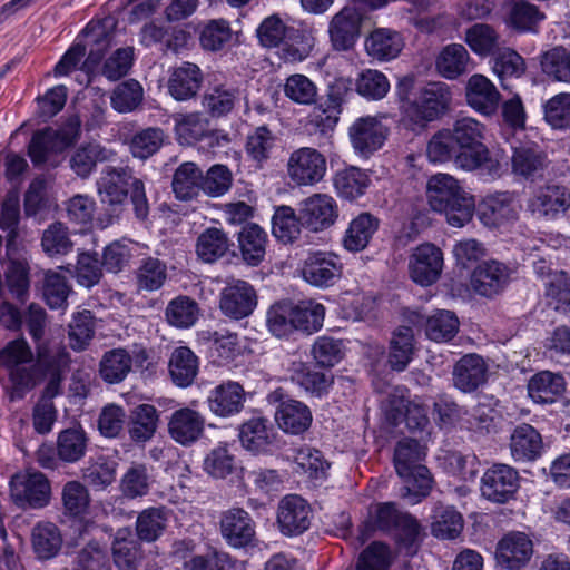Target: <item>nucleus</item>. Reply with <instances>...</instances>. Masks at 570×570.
Instances as JSON below:
<instances>
[{
    "mask_svg": "<svg viewBox=\"0 0 570 570\" xmlns=\"http://www.w3.org/2000/svg\"><path fill=\"white\" fill-rule=\"evenodd\" d=\"M451 134L460 148L456 155L458 167L478 170L480 175L492 178L499 176V161L491 157L482 144L484 126L481 122L471 117L460 118L454 122Z\"/></svg>",
    "mask_w": 570,
    "mask_h": 570,
    "instance_id": "nucleus-1",
    "label": "nucleus"
},
{
    "mask_svg": "<svg viewBox=\"0 0 570 570\" xmlns=\"http://www.w3.org/2000/svg\"><path fill=\"white\" fill-rule=\"evenodd\" d=\"M98 193L104 204L122 205L130 193V202L137 219L145 220L149 215V203L144 181L134 176L128 167L106 166L97 181Z\"/></svg>",
    "mask_w": 570,
    "mask_h": 570,
    "instance_id": "nucleus-2",
    "label": "nucleus"
},
{
    "mask_svg": "<svg viewBox=\"0 0 570 570\" xmlns=\"http://www.w3.org/2000/svg\"><path fill=\"white\" fill-rule=\"evenodd\" d=\"M426 197L431 208L444 214L453 227H463L473 217V198L448 174H436L429 179Z\"/></svg>",
    "mask_w": 570,
    "mask_h": 570,
    "instance_id": "nucleus-3",
    "label": "nucleus"
},
{
    "mask_svg": "<svg viewBox=\"0 0 570 570\" xmlns=\"http://www.w3.org/2000/svg\"><path fill=\"white\" fill-rule=\"evenodd\" d=\"M425 455V448L414 439H402L394 449V468L404 481L402 497H413V503L426 497L432 488L430 471L422 464Z\"/></svg>",
    "mask_w": 570,
    "mask_h": 570,
    "instance_id": "nucleus-4",
    "label": "nucleus"
},
{
    "mask_svg": "<svg viewBox=\"0 0 570 570\" xmlns=\"http://www.w3.org/2000/svg\"><path fill=\"white\" fill-rule=\"evenodd\" d=\"M0 363L8 370L9 379L17 393L35 387L33 352L24 337L7 343L0 351Z\"/></svg>",
    "mask_w": 570,
    "mask_h": 570,
    "instance_id": "nucleus-5",
    "label": "nucleus"
},
{
    "mask_svg": "<svg viewBox=\"0 0 570 570\" xmlns=\"http://www.w3.org/2000/svg\"><path fill=\"white\" fill-rule=\"evenodd\" d=\"M79 135V124L70 120L61 129L51 127L36 131L28 145V155L35 166L46 164L51 155L61 153L76 142Z\"/></svg>",
    "mask_w": 570,
    "mask_h": 570,
    "instance_id": "nucleus-6",
    "label": "nucleus"
},
{
    "mask_svg": "<svg viewBox=\"0 0 570 570\" xmlns=\"http://www.w3.org/2000/svg\"><path fill=\"white\" fill-rule=\"evenodd\" d=\"M519 488L518 470L504 463H494L489 466L480 480L482 498L497 504H505L513 500Z\"/></svg>",
    "mask_w": 570,
    "mask_h": 570,
    "instance_id": "nucleus-7",
    "label": "nucleus"
},
{
    "mask_svg": "<svg viewBox=\"0 0 570 570\" xmlns=\"http://www.w3.org/2000/svg\"><path fill=\"white\" fill-rule=\"evenodd\" d=\"M452 99L450 87L445 82L428 83L420 96L406 109V116L419 126L441 117L449 108Z\"/></svg>",
    "mask_w": 570,
    "mask_h": 570,
    "instance_id": "nucleus-8",
    "label": "nucleus"
},
{
    "mask_svg": "<svg viewBox=\"0 0 570 570\" xmlns=\"http://www.w3.org/2000/svg\"><path fill=\"white\" fill-rule=\"evenodd\" d=\"M570 208V190L562 185L548 184L539 187L527 200V212L532 217L556 220Z\"/></svg>",
    "mask_w": 570,
    "mask_h": 570,
    "instance_id": "nucleus-9",
    "label": "nucleus"
},
{
    "mask_svg": "<svg viewBox=\"0 0 570 570\" xmlns=\"http://www.w3.org/2000/svg\"><path fill=\"white\" fill-rule=\"evenodd\" d=\"M13 502L20 508H43L50 500V484L40 472L18 473L10 482Z\"/></svg>",
    "mask_w": 570,
    "mask_h": 570,
    "instance_id": "nucleus-10",
    "label": "nucleus"
},
{
    "mask_svg": "<svg viewBox=\"0 0 570 570\" xmlns=\"http://www.w3.org/2000/svg\"><path fill=\"white\" fill-rule=\"evenodd\" d=\"M389 135V129L377 117L357 118L348 128L351 145L356 155L370 158L382 148Z\"/></svg>",
    "mask_w": 570,
    "mask_h": 570,
    "instance_id": "nucleus-11",
    "label": "nucleus"
},
{
    "mask_svg": "<svg viewBox=\"0 0 570 570\" xmlns=\"http://www.w3.org/2000/svg\"><path fill=\"white\" fill-rule=\"evenodd\" d=\"M289 178L298 186H312L326 173V159L318 150L302 147L293 151L287 163Z\"/></svg>",
    "mask_w": 570,
    "mask_h": 570,
    "instance_id": "nucleus-12",
    "label": "nucleus"
},
{
    "mask_svg": "<svg viewBox=\"0 0 570 570\" xmlns=\"http://www.w3.org/2000/svg\"><path fill=\"white\" fill-rule=\"evenodd\" d=\"M363 13L356 6H345L328 23L332 47L337 51L353 48L361 36Z\"/></svg>",
    "mask_w": 570,
    "mask_h": 570,
    "instance_id": "nucleus-13",
    "label": "nucleus"
},
{
    "mask_svg": "<svg viewBox=\"0 0 570 570\" xmlns=\"http://www.w3.org/2000/svg\"><path fill=\"white\" fill-rule=\"evenodd\" d=\"M256 305V291L246 281L233 279L220 292L219 308L230 318L242 320L249 316Z\"/></svg>",
    "mask_w": 570,
    "mask_h": 570,
    "instance_id": "nucleus-14",
    "label": "nucleus"
},
{
    "mask_svg": "<svg viewBox=\"0 0 570 570\" xmlns=\"http://www.w3.org/2000/svg\"><path fill=\"white\" fill-rule=\"evenodd\" d=\"M343 265L337 255L331 252H313L303 263L302 276L313 286L328 287L342 275Z\"/></svg>",
    "mask_w": 570,
    "mask_h": 570,
    "instance_id": "nucleus-15",
    "label": "nucleus"
},
{
    "mask_svg": "<svg viewBox=\"0 0 570 570\" xmlns=\"http://www.w3.org/2000/svg\"><path fill=\"white\" fill-rule=\"evenodd\" d=\"M532 556L533 542L524 532H509L497 544V562L508 570H521L530 562Z\"/></svg>",
    "mask_w": 570,
    "mask_h": 570,
    "instance_id": "nucleus-16",
    "label": "nucleus"
},
{
    "mask_svg": "<svg viewBox=\"0 0 570 570\" xmlns=\"http://www.w3.org/2000/svg\"><path fill=\"white\" fill-rule=\"evenodd\" d=\"M311 505L301 495H285L278 503L277 523L285 535H298L305 532L311 525Z\"/></svg>",
    "mask_w": 570,
    "mask_h": 570,
    "instance_id": "nucleus-17",
    "label": "nucleus"
},
{
    "mask_svg": "<svg viewBox=\"0 0 570 570\" xmlns=\"http://www.w3.org/2000/svg\"><path fill=\"white\" fill-rule=\"evenodd\" d=\"M511 148V168L514 175L530 180L543 176L547 155L537 142L517 140Z\"/></svg>",
    "mask_w": 570,
    "mask_h": 570,
    "instance_id": "nucleus-18",
    "label": "nucleus"
},
{
    "mask_svg": "<svg viewBox=\"0 0 570 570\" xmlns=\"http://www.w3.org/2000/svg\"><path fill=\"white\" fill-rule=\"evenodd\" d=\"M219 525L222 537L233 548H245L255 539V523L249 513L240 508L223 512Z\"/></svg>",
    "mask_w": 570,
    "mask_h": 570,
    "instance_id": "nucleus-19",
    "label": "nucleus"
},
{
    "mask_svg": "<svg viewBox=\"0 0 570 570\" xmlns=\"http://www.w3.org/2000/svg\"><path fill=\"white\" fill-rule=\"evenodd\" d=\"M244 387L235 381H226L215 386L206 399L210 413L227 419L239 414L245 404Z\"/></svg>",
    "mask_w": 570,
    "mask_h": 570,
    "instance_id": "nucleus-20",
    "label": "nucleus"
},
{
    "mask_svg": "<svg viewBox=\"0 0 570 570\" xmlns=\"http://www.w3.org/2000/svg\"><path fill=\"white\" fill-rule=\"evenodd\" d=\"M410 273L412 279L428 286L435 283L443 268V254L433 244H423L414 250L410 257Z\"/></svg>",
    "mask_w": 570,
    "mask_h": 570,
    "instance_id": "nucleus-21",
    "label": "nucleus"
},
{
    "mask_svg": "<svg viewBox=\"0 0 570 570\" xmlns=\"http://www.w3.org/2000/svg\"><path fill=\"white\" fill-rule=\"evenodd\" d=\"M337 216L336 203L326 194H315L303 200L299 206L302 224L313 232L328 228Z\"/></svg>",
    "mask_w": 570,
    "mask_h": 570,
    "instance_id": "nucleus-22",
    "label": "nucleus"
},
{
    "mask_svg": "<svg viewBox=\"0 0 570 570\" xmlns=\"http://www.w3.org/2000/svg\"><path fill=\"white\" fill-rule=\"evenodd\" d=\"M276 435L274 425L263 416H254L242 423L238 433L242 446L255 454L268 452L275 445Z\"/></svg>",
    "mask_w": 570,
    "mask_h": 570,
    "instance_id": "nucleus-23",
    "label": "nucleus"
},
{
    "mask_svg": "<svg viewBox=\"0 0 570 570\" xmlns=\"http://www.w3.org/2000/svg\"><path fill=\"white\" fill-rule=\"evenodd\" d=\"M205 417L190 407H181L171 413L168 422L170 438L181 444L191 445L204 434Z\"/></svg>",
    "mask_w": 570,
    "mask_h": 570,
    "instance_id": "nucleus-24",
    "label": "nucleus"
},
{
    "mask_svg": "<svg viewBox=\"0 0 570 570\" xmlns=\"http://www.w3.org/2000/svg\"><path fill=\"white\" fill-rule=\"evenodd\" d=\"M509 281V268L497 261L480 264L471 276V285L474 292L485 297L500 294L507 287Z\"/></svg>",
    "mask_w": 570,
    "mask_h": 570,
    "instance_id": "nucleus-25",
    "label": "nucleus"
},
{
    "mask_svg": "<svg viewBox=\"0 0 570 570\" xmlns=\"http://www.w3.org/2000/svg\"><path fill=\"white\" fill-rule=\"evenodd\" d=\"M204 82V73L193 62L185 61L173 68L168 79V92L177 101L189 100L198 94Z\"/></svg>",
    "mask_w": 570,
    "mask_h": 570,
    "instance_id": "nucleus-26",
    "label": "nucleus"
},
{
    "mask_svg": "<svg viewBox=\"0 0 570 570\" xmlns=\"http://www.w3.org/2000/svg\"><path fill=\"white\" fill-rule=\"evenodd\" d=\"M487 379L488 366L480 355H464L454 365L453 384L464 393L478 390Z\"/></svg>",
    "mask_w": 570,
    "mask_h": 570,
    "instance_id": "nucleus-27",
    "label": "nucleus"
},
{
    "mask_svg": "<svg viewBox=\"0 0 570 570\" xmlns=\"http://www.w3.org/2000/svg\"><path fill=\"white\" fill-rule=\"evenodd\" d=\"M70 362L69 353L60 345H50L46 342L36 344L35 386L46 376L61 374Z\"/></svg>",
    "mask_w": 570,
    "mask_h": 570,
    "instance_id": "nucleus-28",
    "label": "nucleus"
},
{
    "mask_svg": "<svg viewBox=\"0 0 570 570\" xmlns=\"http://www.w3.org/2000/svg\"><path fill=\"white\" fill-rule=\"evenodd\" d=\"M501 95L495 86L482 75H473L466 85V100L475 111L491 116L499 106Z\"/></svg>",
    "mask_w": 570,
    "mask_h": 570,
    "instance_id": "nucleus-29",
    "label": "nucleus"
},
{
    "mask_svg": "<svg viewBox=\"0 0 570 570\" xmlns=\"http://www.w3.org/2000/svg\"><path fill=\"white\" fill-rule=\"evenodd\" d=\"M510 451L514 461L532 462L543 451L542 436L532 425L519 424L511 433Z\"/></svg>",
    "mask_w": 570,
    "mask_h": 570,
    "instance_id": "nucleus-30",
    "label": "nucleus"
},
{
    "mask_svg": "<svg viewBox=\"0 0 570 570\" xmlns=\"http://www.w3.org/2000/svg\"><path fill=\"white\" fill-rule=\"evenodd\" d=\"M275 420L285 433L299 435L308 430L313 416L309 407L301 401L287 399L279 403Z\"/></svg>",
    "mask_w": 570,
    "mask_h": 570,
    "instance_id": "nucleus-31",
    "label": "nucleus"
},
{
    "mask_svg": "<svg viewBox=\"0 0 570 570\" xmlns=\"http://www.w3.org/2000/svg\"><path fill=\"white\" fill-rule=\"evenodd\" d=\"M404 511L394 502H381L373 507L367 520L360 528V539L365 542L373 532L391 533Z\"/></svg>",
    "mask_w": 570,
    "mask_h": 570,
    "instance_id": "nucleus-32",
    "label": "nucleus"
},
{
    "mask_svg": "<svg viewBox=\"0 0 570 570\" xmlns=\"http://www.w3.org/2000/svg\"><path fill=\"white\" fill-rule=\"evenodd\" d=\"M566 382L562 375L541 371L528 383V394L538 404H552L563 393Z\"/></svg>",
    "mask_w": 570,
    "mask_h": 570,
    "instance_id": "nucleus-33",
    "label": "nucleus"
},
{
    "mask_svg": "<svg viewBox=\"0 0 570 570\" xmlns=\"http://www.w3.org/2000/svg\"><path fill=\"white\" fill-rule=\"evenodd\" d=\"M403 46L401 35L389 28L374 29L365 40L367 53L382 61L396 58Z\"/></svg>",
    "mask_w": 570,
    "mask_h": 570,
    "instance_id": "nucleus-34",
    "label": "nucleus"
},
{
    "mask_svg": "<svg viewBox=\"0 0 570 570\" xmlns=\"http://www.w3.org/2000/svg\"><path fill=\"white\" fill-rule=\"evenodd\" d=\"M239 101L240 90L237 87L217 85L204 94L202 105L209 116L219 118L232 112Z\"/></svg>",
    "mask_w": 570,
    "mask_h": 570,
    "instance_id": "nucleus-35",
    "label": "nucleus"
},
{
    "mask_svg": "<svg viewBox=\"0 0 570 570\" xmlns=\"http://www.w3.org/2000/svg\"><path fill=\"white\" fill-rule=\"evenodd\" d=\"M470 55L460 43L445 46L435 60L436 71L446 79H456L469 71Z\"/></svg>",
    "mask_w": 570,
    "mask_h": 570,
    "instance_id": "nucleus-36",
    "label": "nucleus"
},
{
    "mask_svg": "<svg viewBox=\"0 0 570 570\" xmlns=\"http://www.w3.org/2000/svg\"><path fill=\"white\" fill-rule=\"evenodd\" d=\"M159 415L151 404H140L130 411L128 416V432L135 442L150 440L158 428Z\"/></svg>",
    "mask_w": 570,
    "mask_h": 570,
    "instance_id": "nucleus-37",
    "label": "nucleus"
},
{
    "mask_svg": "<svg viewBox=\"0 0 570 570\" xmlns=\"http://www.w3.org/2000/svg\"><path fill=\"white\" fill-rule=\"evenodd\" d=\"M203 170L193 161L180 164L173 176L171 187L176 198L190 200L202 190Z\"/></svg>",
    "mask_w": 570,
    "mask_h": 570,
    "instance_id": "nucleus-38",
    "label": "nucleus"
},
{
    "mask_svg": "<svg viewBox=\"0 0 570 570\" xmlns=\"http://www.w3.org/2000/svg\"><path fill=\"white\" fill-rule=\"evenodd\" d=\"M233 243L227 234L217 227H208L197 238L196 254L205 263H214L225 256Z\"/></svg>",
    "mask_w": 570,
    "mask_h": 570,
    "instance_id": "nucleus-39",
    "label": "nucleus"
},
{
    "mask_svg": "<svg viewBox=\"0 0 570 570\" xmlns=\"http://www.w3.org/2000/svg\"><path fill=\"white\" fill-rule=\"evenodd\" d=\"M518 215L514 197L510 193L489 196L480 208L481 219L487 225H498L515 219Z\"/></svg>",
    "mask_w": 570,
    "mask_h": 570,
    "instance_id": "nucleus-40",
    "label": "nucleus"
},
{
    "mask_svg": "<svg viewBox=\"0 0 570 570\" xmlns=\"http://www.w3.org/2000/svg\"><path fill=\"white\" fill-rule=\"evenodd\" d=\"M379 228V219L368 213L360 214L348 225L343 246L350 252L363 250Z\"/></svg>",
    "mask_w": 570,
    "mask_h": 570,
    "instance_id": "nucleus-41",
    "label": "nucleus"
},
{
    "mask_svg": "<svg viewBox=\"0 0 570 570\" xmlns=\"http://www.w3.org/2000/svg\"><path fill=\"white\" fill-rule=\"evenodd\" d=\"M169 373L177 386H189L198 373V357L186 346L175 348L169 360Z\"/></svg>",
    "mask_w": 570,
    "mask_h": 570,
    "instance_id": "nucleus-42",
    "label": "nucleus"
},
{
    "mask_svg": "<svg viewBox=\"0 0 570 570\" xmlns=\"http://www.w3.org/2000/svg\"><path fill=\"white\" fill-rule=\"evenodd\" d=\"M89 439L81 428H69L59 432L57 438L58 459L65 463L80 461L87 452Z\"/></svg>",
    "mask_w": 570,
    "mask_h": 570,
    "instance_id": "nucleus-43",
    "label": "nucleus"
},
{
    "mask_svg": "<svg viewBox=\"0 0 570 570\" xmlns=\"http://www.w3.org/2000/svg\"><path fill=\"white\" fill-rule=\"evenodd\" d=\"M132 366V357L125 348H112L104 353L99 363L100 377L110 384L122 382Z\"/></svg>",
    "mask_w": 570,
    "mask_h": 570,
    "instance_id": "nucleus-44",
    "label": "nucleus"
},
{
    "mask_svg": "<svg viewBox=\"0 0 570 570\" xmlns=\"http://www.w3.org/2000/svg\"><path fill=\"white\" fill-rule=\"evenodd\" d=\"M114 156L112 150L91 142L79 147L70 157L69 164L77 176L87 178L94 171L97 163L110 160Z\"/></svg>",
    "mask_w": 570,
    "mask_h": 570,
    "instance_id": "nucleus-45",
    "label": "nucleus"
},
{
    "mask_svg": "<svg viewBox=\"0 0 570 570\" xmlns=\"http://www.w3.org/2000/svg\"><path fill=\"white\" fill-rule=\"evenodd\" d=\"M243 259L252 266H257L265 257L267 234L257 224L245 226L238 236Z\"/></svg>",
    "mask_w": 570,
    "mask_h": 570,
    "instance_id": "nucleus-46",
    "label": "nucleus"
},
{
    "mask_svg": "<svg viewBox=\"0 0 570 570\" xmlns=\"http://www.w3.org/2000/svg\"><path fill=\"white\" fill-rule=\"evenodd\" d=\"M414 354V334L409 326H400L390 342L389 364L397 372L404 371Z\"/></svg>",
    "mask_w": 570,
    "mask_h": 570,
    "instance_id": "nucleus-47",
    "label": "nucleus"
},
{
    "mask_svg": "<svg viewBox=\"0 0 570 570\" xmlns=\"http://www.w3.org/2000/svg\"><path fill=\"white\" fill-rule=\"evenodd\" d=\"M370 183L368 175L357 167L341 169L334 176V187L337 194L348 200L364 195Z\"/></svg>",
    "mask_w": 570,
    "mask_h": 570,
    "instance_id": "nucleus-48",
    "label": "nucleus"
},
{
    "mask_svg": "<svg viewBox=\"0 0 570 570\" xmlns=\"http://www.w3.org/2000/svg\"><path fill=\"white\" fill-rule=\"evenodd\" d=\"M291 377L306 392L321 396L327 392V389L333 383L332 376L314 371L303 362H293L289 366Z\"/></svg>",
    "mask_w": 570,
    "mask_h": 570,
    "instance_id": "nucleus-49",
    "label": "nucleus"
},
{
    "mask_svg": "<svg viewBox=\"0 0 570 570\" xmlns=\"http://www.w3.org/2000/svg\"><path fill=\"white\" fill-rule=\"evenodd\" d=\"M389 534L406 554H414L422 540V527L416 518L404 511Z\"/></svg>",
    "mask_w": 570,
    "mask_h": 570,
    "instance_id": "nucleus-50",
    "label": "nucleus"
},
{
    "mask_svg": "<svg viewBox=\"0 0 570 570\" xmlns=\"http://www.w3.org/2000/svg\"><path fill=\"white\" fill-rule=\"evenodd\" d=\"M266 326L276 337H288L295 333L294 303L281 301L273 304L266 313Z\"/></svg>",
    "mask_w": 570,
    "mask_h": 570,
    "instance_id": "nucleus-51",
    "label": "nucleus"
},
{
    "mask_svg": "<svg viewBox=\"0 0 570 570\" xmlns=\"http://www.w3.org/2000/svg\"><path fill=\"white\" fill-rule=\"evenodd\" d=\"M544 17V13L537 6L527 0H517L510 9L508 23L519 32L534 33Z\"/></svg>",
    "mask_w": 570,
    "mask_h": 570,
    "instance_id": "nucleus-52",
    "label": "nucleus"
},
{
    "mask_svg": "<svg viewBox=\"0 0 570 570\" xmlns=\"http://www.w3.org/2000/svg\"><path fill=\"white\" fill-rule=\"evenodd\" d=\"M544 286L548 305L557 312L570 314V277L563 271H554Z\"/></svg>",
    "mask_w": 570,
    "mask_h": 570,
    "instance_id": "nucleus-53",
    "label": "nucleus"
},
{
    "mask_svg": "<svg viewBox=\"0 0 570 570\" xmlns=\"http://www.w3.org/2000/svg\"><path fill=\"white\" fill-rule=\"evenodd\" d=\"M59 529L51 522L38 523L32 530V546L39 559L55 557L61 548Z\"/></svg>",
    "mask_w": 570,
    "mask_h": 570,
    "instance_id": "nucleus-54",
    "label": "nucleus"
},
{
    "mask_svg": "<svg viewBox=\"0 0 570 570\" xmlns=\"http://www.w3.org/2000/svg\"><path fill=\"white\" fill-rule=\"evenodd\" d=\"M142 98L144 89L141 85L135 79H129L114 88L110 104L116 111L126 114L136 110L142 102Z\"/></svg>",
    "mask_w": 570,
    "mask_h": 570,
    "instance_id": "nucleus-55",
    "label": "nucleus"
},
{
    "mask_svg": "<svg viewBox=\"0 0 570 570\" xmlns=\"http://www.w3.org/2000/svg\"><path fill=\"white\" fill-rule=\"evenodd\" d=\"M458 331L456 315L446 309L436 311L428 317L425 323V334L434 342H448L456 335Z\"/></svg>",
    "mask_w": 570,
    "mask_h": 570,
    "instance_id": "nucleus-56",
    "label": "nucleus"
},
{
    "mask_svg": "<svg viewBox=\"0 0 570 570\" xmlns=\"http://www.w3.org/2000/svg\"><path fill=\"white\" fill-rule=\"evenodd\" d=\"M302 222L299 216L289 206L277 208L272 218V233L282 243L288 244L296 240L301 234Z\"/></svg>",
    "mask_w": 570,
    "mask_h": 570,
    "instance_id": "nucleus-57",
    "label": "nucleus"
},
{
    "mask_svg": "<svg viewBox=\"0 0 570 570\" xmlns=\"http://www.w3.org/2000/svg\"><path fill=\"white\" fill-rule=\"evenodd\" d=\"M325 307L314 301H302L294 303L295 332L301 331L307 334L317 332L324 321Z\"/></svg>",
    "mask_w": 570,
    "mask_h": 570,
    "instance_id": "nucleus-58",
    "label": "nucleus"
},
{
    "mask_svg": "<svg viewBox=\"0 0 570 570\" xmlns=\"http://www.w3.org/2000/svg\"><path fill=\"white\" fill-rule=\"evenodd\" d=\"M296 30L287 27L278 14L265 18L256 29L259 45L265 48L278 47L285 39L292 38Z\"/></svg>",
    "mask_w": 570,
    "mask_h": 570,
    "instance_id": "nucleus-59",
    "label": "nucleus"
},
{
    "mask_svg": "<svg viewBox=\"0 0 570 570\" xmlns=\"http://www.w3.org/2000/svg\"><path fill=\"white\" fill-rule=\"evenodd\" d=\"M541 68L550 79L570 83V51L563 47L552 48L542 56Z\"/></svg>",
    "mask_w": 570,
    "mask_h": 570,
    "instance_id": "nucleus-60",
    "label": "nucleus"
},
{
    "mask_svg": "<svg viewBox=\"0 0 570 570\" xmlns=\"http://www.w3.org/2000/svg\"><path fill=\"white\" fill-rule=\"evenodd\" d=\"M493 72L498 76L503 88H507L504 80L519 78L525 72L524 59L513 49H499L493 57Z\"/></svg>",
    "mask_w": 570,
    "mask_h": 570,
    "instance_id": "nucleus-61",
    "label": "nucleus"
},
{
    "mask_svg": "<svg viewBox=\"0 0 570 570\" xmlns=\"http://www.w3.org/2000/svg\"><path fill=\"white\" fill-rule=\"evenodd\" d=\"M30 268L27 262L12 259L4 272L6 284L11 295L24 303L30 289Z\"/></svg>",
    "mask_w": 570,
    "mask_h": 570,
    "instance_id": "nucleus-62",
    "label": "nucleus"
},
{
    "mask_svg": "<svg viewBox=\"0 0 570 570\" xmlns=\"http://www.w3.org/2000/svg\"><path fill=\"white\" fill-rule=\"evenodd\" d=\"M166 277V265L161 261L154 257L145 258L136 271L138 291H157L164 285Z\"/></svg>",
    "mask_w": 570,
    "mask_h": 570,
    "instance_id": "nucleus-63",
    "label": "nucleus"
},
{
    "mask_svg": "<svg viewBox=\"0 0 570 570\" xmlns=\"http://www.w3.org/2000/svg\"><path fill=\"white\" fill-rule=\"evenodd\" d=\"M544 120L553 129L570 128V94L561 92L543 105Z\"/></svg>",
    "mask_w": 570,
    "mask_h": 570,
    "instance_id": "nucleus-64",
    "label": "nucleus"
}]
</instances>
